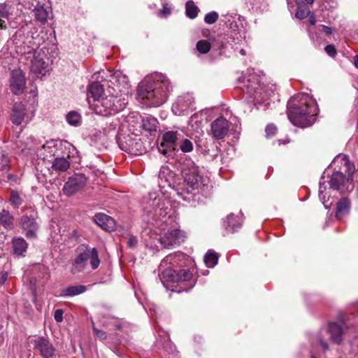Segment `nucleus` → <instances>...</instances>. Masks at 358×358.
<instances>
[{"label": "nucleus", "instance_id": "obj_29", "mask_svg": "<svg viewBox=\"0 0 358 358\" xmlns=\"http://www.w3.org/2000/svg\"><path fill=\"white\" fill-rule=\"evenodd\" d=\"M60 155L67 157H75L78 155L76 148L66 141H60Z\"/></svg>", "mask_w": 358, "mask_h": 358}, {"label": "nucleus", "instance_id": "obj_42", "mask_svg": "<svg viewBox=\"0 0 358 358\" xmlns=\"http://www.w3.org/2000/svg\"><path fill=\"white\" fill-rule=\"evenodd\" d=\"M11 14V7L6 3H0V17L8 19Z\"/></svg>", "mask_w": 358, "mask_h": 358}, {"label": "nucleus", "instance_id": "obj_45", "mask_svg": "<svg viewBox=\"0 0 358 358\" xmlns=\"http://www.w3.org/2000/svg\"><path fill=\"white\" fill-rule=\"evenodd\" d=\"M218 13L215 11H212L210 13H207L205 15L204 21L206 23L208 24H212L215 23L218 19Z\"/></svg>", "mask_w": 358, "mask_h": 358}, {"label": "nucleus", "instance_id": "obj_43", "mask_svg": "<svg viewBox=\"0 0 358 358\" xmlns=\"http://www.w3.org/2000/svg\"><path fill=\"white\" fill-rule=\"evenodd\" d=\"M10 201L15 208H18L22 203V199L19 193L15 190L11 192Z\"/></svg>", "mask_w": 358, "mask_h": 358}, {"label": "nucleus", "instance_id": "obj_19", "mask_svg": "<svg viewBox=\"0 0 358 358\" xmlns=\"http://www.w3.org/2000/svg\"><path fill=\"white\" fill-rule=\"evenodd\" d=\"M229 131V122L223 117H219L211 123V134L216 140L224 138Z\"/></svg>", "mask_w": 358, "mask_h": 358}, {"label": "nucleus", "instance_id": "obj_62", "mask_svg": "<svg viewBox=\"0 0 358 358\" xmlns=\"http://www.w3.org/2000/svg\"><path fill=\"white\" fill-rule=\"evenodd\" d=\"M7 177H8V180L16 181L17 178L15 176H14L13 174L9 173V174H8Z\"/></svg>", "mask_w": 358, "mask_h": 358}, {"label": "nucleus", "instance_id": "obj_18", "mask_svg": "<svg viewBox=\"0 0 358 358\" xmlns=\"http://www.w3.org/2000/svg\"><path fill=\"white\" fill-rule=\"evenodd\" d=\"M44 53L40 51L34 52L31 60V71L38 77L45 75L48 71V64L43 59Z\"/></svg>", "mask_w": 358, "mask_h": 358}, {"label": "nucleus", "instance_id": "obj_64", "mask_svg": "<svg viewBox=\"0 0 358 358\" xmlns=\"http://www.w3.org/2000/svg\"><path fill=\"white\" fill-rule=\"evenodd\" d=\"M354 64L358 69V55L354 57Z\"/></svg>", "mask_w": 358, "mask_h": 358}, {"label": "nucleus", "instance_id": "obj_31", "mask_svg": "<svg viewBox=\"0 0 358 358\" xmlns=\"http://www.w3.org/2000/svg\"><path fill=\"white\" fill-rule=\"evenodd\" d=\"M345 177L341 172L337 171L332 174L330 180V187L334 190H338L343 185Z\"/></svg>", "mask_w": 358, "mask_h": 358}, {"label": "nucleus", "instance_id": "obj_50", "mask_svg": "<svg viewBox=\"0 0 358 358\" xmlns=\"http://www.w3.org/2000/svg\"><path fill=\"white\" fill-rule=\"evenodd\" d=\"M324 50L327 52V54L328 55H329L330 57H334V56H336V55L337 53L336 50L334 45H327L324 48Z\"/></svg>", "mask_w": 358, "mask_h": 358}, {"label": "nucleus", "instance_id": "obj_7", "mask_svg": "<svg viewBox=\"0 0 358 358\" xmlns=\"http://www.w3.org/2000/svg\"><path fill=\"white\" fill-rule=\"evenodd\" d=\"M77 257L73 260L71 267L73 273H78L85 270L87 262L90 261L91 268L93 270L96 269L101 263L99 257V253L95 248H91L88 245H81L77 250Z\"/></svg>", "mask_w": 358, "mask_h": 358}, {"label": "nucleus", "instance_id": "obj_27", "mask_svg": "<svg viewBox=\"0 0 358 358\" xmlns=\"http://www.w3.org/2000/svg\"><path fill=\"white\" fill-rule=\"evenodd\" d=\"M350 208V202L348 198H342L337 204L336 217L338 220H341L349 213Z\"/></svg>", "mask_w": 358, "mask_h": 358}, {"label": "nucleus", "instance_id": "obj_39", "mask_svg": "<svg viewBox=\"0 0 358 358\" xmlns=\"http://www.w3.org/2000/svg\"><path fill=\"white\" fill-rule=\"evenodd\" d=\"M297 4L298 8L295 14L296 17L301 20L307 17L310 13V10L308 6L305 3L300 4L297 3Z\"/></svg>", "mask_w": 358, "mask_h": 358}, {"label": "nucleus", "instance_id": "obj_12", "mask_svg": "<svg viewBox=\"0 0 358 358\" xmlns=\"http://www.w3.org/2000/svg\"><path fill=\"white\" fill-rule=\"evenodd\" d=\"M185 239V233L172 226L167 229V231L159 238L161 245L166 248L179 245Z\"/></svg>", "mask_w": 358, "mask_h": 358}, {"label": "nucleus", "instance_id": "obj_40", "mask_svg": "<svg viewBox=\"0 0 358 358\" xmlns=\"http://www.w3.org/2000/svg\"><path fill=\"white\" fill-rule=\"evenodd\" d=\"M324 179L323 177L321 178L320 181V187H319V198L320 200L324 204L325 208H329L332 204V202L328 203V200L326 199V195L324 194V192L326 191V187L324 186V182H322V180Z\"/></svg>", "mask_w": 358, "mask_h": 358}, {"label": "nucleus", "instance_id": "obj_58", "mask_svg": "<svg viewBox=\"0 0 358 358\" xmlns=\"http://www.w3.org/2000/svg\"><path fill=\"white\" fill-rule=\"evenodd\" d=\"M317 339L320 345V346L324 350H328V344L327 342L324 341L320 336L317 337Z\"/></svg>", "mask_w": 358, "mask_h": 358}, {"label": "nucleus", "instance_id": "obj_25", "mask_svg": "<svg viewBox=\"0 0 358 358\" xmlns=\"http://www.w3.org/2000/svg\"><path fill=\"white\" fill-rule=\"evenodd\" d=\"M328 331L331 340L336 343H341L343 334V324L331 322L329 324Z\"/></svg>", "mask_w": 358, "mask_h": 358}, {"label": "nucleus", "instance_id": "obj_37", "mask_svg": "<svg viewBox=\"0 0 358 358\" xmlns=\"http://www.w3.org/2000/svg\"><path fill=\"white\" fill-rule=\"evenodd\" d=\"M185 13L188 17L195 18L198 15L199 8L192 1H188L185 4Z\"/></svg>", "mask_w": 358, "mask_h": 358}, {"label": "nucleus", "instance_id": "obj_47", "mask_svg": "<svg viewBox=\"0 0 358 358\" xmlns=\"http://www.w3.org/2000/svg\"><path fill=\"white\" fill-rule=\"evenodd\" d=\"M231 36L233 38H236L237 39H238L239 37L243 39L245 38V32L243 27L241 29H238L237 31L234 29H233V27H231Z\"/></svg>", "mask_w": 358, "mask_h": 358}, {"label": "nucleus", "instance_id": "obj_24", "mask_svg": "<svg viewBox=\"0 0 358 358\" xmlns=\"http://www.w3.org/2000/svg\"><path fill=\"white\" fill-rule=\"evenodd\" d=\"M94 220L99 226L106 231H111L115 229V220L104 213H96Z\"/></svg>", "mask_w": 358, "mask_h": 358}, {"label": "nucleus", "instance_id": "obj_33", "mask_svg": "<svg viewBox=\"0 0 358 358\" xmlns=\"http://www.w3.org/2000/svg\"><path fill=\"white\" fill-rule=\"evenodd\" d=\"M86 291V287L84 285H75L69 287L64 290H62L61 293V296H73L82 293H84Z\"/></svg>", "mask_w": 358, "mask_h": 358}, {"label": "nucleus", "instance_id": "obj_20", "mask_svg": "<svg viewBox=\"0 0 358 358\" xmlns=\"http://www.w3.org/2000/svg\"><path fill=\"white\" fill-rule=\"evenodd\" d=\"M185 255L181 252L169 255L161 262L159 267L161 268H164V272L166 269L172 268V271L175 270L174 268L177 266H182V262L185 260Z\"/></svg>", "mask_w": 358, "mask_h": 358}, {"label": "nucleus", "instance_id": "obj_48", "mask_svg": "<svg viewBox=\"0 0 358 358\" xmlns=\"http://www.w3.org/2000/svg\"><path fill=\"white\" fill-rule=\"evenodd\" d=\"M277 131L276 127L273 124H269L266 126L265 131L267 137L273 136Z\"/></svg>", "mask_w": 358, "mask_h": 358}, {"label": "nucleus", "instance_id": "obj_46", "mask_svg": "<svg viewBox=\"0 0 358 358\" xmlns=\"http://www.w3.org/2000/svg\"><path fill=\"white\" fill-rule=\"evenodd\" d=\"M350 349L349 354L355 356L358 355V336L353 338L350 343Z\"/></svg>", "mask_w": 358, "mask_h": 358}, {"label": "nucleus", "instance_id": "obj_57", "mask_svg": "<svg viewBox=\"0 0 358 358\" xmlns=\"http://www.w3.org/2000/svg\"><path fill=\"white\" fill-rule=\"evenodd\" d=\"M8 20L9 17L8 19H3L2 17H0V28L1 29H5L8 27L10 24Z\"/></svg>", "mask_w": 358, "mask_h": 358}, {"label": "nucleus", "instance_id": "obj_30", "mask_svg": "<svg viewBox=\"0 0 358 358\" xmlns=\"http://www.w3.org/2000/svg\"><path fill=\"white\" fill-rule=\"evenodd\" d=\"M69 166V162L64 156H57L52 161V169L56 171L64 172Z\"/></svg>", "mask_w": 358, "mask_h": 358}, {"label": "nucleus", "instance_id": "obj_14", "mask_svg": "<svg viewBox=\"0 0 358 358\" xmlns=\"http://www.w3.org/2000/svg\"><path fill=\"white\" fill-rule=\"evenodd\" d=\"M87 182V178L83 173H75L69 178L64 183L62 191L64 194L71 196L83 189Z\"/></svg>", "mask_w": 358, "mask_h": 358}, {"label": "nucleus", "instance_id": "obj_56", "mask_svg": "<svg viewBox=\"0 0 358 358\" xmlns=\"http://www.w3.org/2000/svg\"><path fill=\"white\" fill-rule=\"evenodd\" d=\"M318 29L320 31L324 32L327 35H330L332 33L331 29L329 27L325 25H320Z\"/></svg>", "mask_w": 358, "mask_h": 358}, {"label": "nucleus", "instance_id": "obj_23", "mask_svg": "<svg viewBox=\"0 0 358 358\" xmlns=\"http://www.w3.org/2000/svg\"><path fill=\"white\" fill-rule=\"evenodd\" d=\"M164 275H170L169 280L172 282L189 281L192 276L191 272L187 269H182L179 271H172V268L166 269V271L164 272Z\"/></svg>", "mask_w": 358, "mask_h": 358}, {"label": "nucleus", "instance_id": "obj_4", "mask_svg": "<svg viewBox=\"0 0 358 358\" xmlns=\"http://www.w3.org/2000/svg\"><path fill=\"white\" fill-rule=\"evenodd\" d=\"M87 90L88 102L91 104V99H93L92 108L98 115L108 116L125 108V102L123 98L117 99L110 92H108V89L104 91L103 85L98 82L91 83L88 86Z\"/></svg>", "mask_w": 358, "mask_h": 358}, {"label": "nucleus", "instance_id": "obj_26", "mask_svg": "<svg viewBox=\"0 0 358 358\" xmlns=\"http://www.w3.org/2000/svg\"><path fill=\"white\" fill-rule=\"evenodd\" d=\"M242 220L238 215L230 214L224 222V226L227 230L234 233L241 227Z\"/></svg>", "mask_w": 358, "mask_h": 358}, {"label": "nucleus", "instance_id": "obj_49", "mask_svg": "<svg viewBox=\"0 0 358 358\" xmlns=\"http://www.w3.org/2000/svg\"><path fill=\"white\" fill-rule=\"evenodd\" d=\"M251 4L253 8L255 9H264L266 8V3L264 0H252Z\"/></svg>", "mask_w": 358, "mask_h": 358}, {"label": "nucleus", "instance_id": "obj_16", "mask_svg": "<svg viewBox=\"0 0 358 358\" xmlns=\"http://www.w3.org/2000/svg\"><path fill=\"white\" fill-rule=\"evenodd\" d=\"M26 83L25 74L22 70L14 69L11 71L9 78V86L13 94L17 96L22 94L24 92Z\"/></svg>", "mask_w": 358, "mask_h": 358}, {"label": "nucleus", "instance_id": "obj_59", "mask_svg": "<svg viewBox=\"0 0 358 358\" xmlns=\"http://www.w3.org/2000/svg\"><path fill=\"white\" fill-rule=\"evenodd\" d=\"M8 278V273L6 271L1 272L0 275V283L4 284L5 282L7 280Z\"/></svg>", "mask_w": 358, "mask_h": 358}, {"label": "nucleus", "instance_id": "obj_10", "mask_svg": "<svg viewBox=\"0 0 358 358\" xmlns=\"http://www.w3.org/2000/svg\"><path fill=\"white\" fill-rule=\"evenodd\" d=\"M13 43L16 52L21 55H27L28 57H30L31 55H34L38 47V44L33 41L31 37H25L20 31L15 35Z\"/></svg>", "mask_w": 358, "mask_h": 358}, {"label": "nucleus", "instance_id": "obj_22", "mask_svg": "<svg viewBox=\"0 0 358 358\" xmlns=\"http://www.w3.org/2000/svg\"><path fill=\"white\" fill-rule=\"evenodd\" d=\"M26 108L22 102L14 103L10 114V120L15 125H20L25 117Z\"/></svg>", "mask_w": 358, "mask_h": 358}, {"label": "nucleus", "instance_id": "obj_11", "mask_svg": "<svg viewBox=\"0 0 358 358\" xmlns=\"http://www.w3.org/2000/svg\"><path fill=\"white\" fill-rule=\"evenodd\" d=\"M194 98L187 93L179 96L172 105V112L176 115H183L195 109Z\"/></svg>", "mask_w": 358, "mask_h": 358}, {"label": "nucleus", "instance_id": "obj_2", "mask_svg": "<svg viewBox=\"0 0 358 358\" xmlns=\"http://www.w3.org/2000/svg\"><path fill=\"white\" fill-rule=\"evenodd\" d=\"M173 87L167 76L155 73L145 78L138 85L137 99L145 104L157 107L166 102Z\"/></svg>", "mask_w": 358, "mask_h": 358}, {"label": "nucleus", "instance_id": "obj_8", "mask_svg": "<svg viewBox=\"0 0 358 358\" xmlns=\"http://www.w3.org/2000/svg\"><path fill=\"white\" fill-rule=\"evenodd\" d=\"M108 82L110 83L108 88V92H110L113 96L120 99L123 98L125 102V106L128 103V96L130 93V85L128 78L121 71H117L113 73L109 71Z\"/></svg>", "mask_w": 358, "mask_h": 358}, {"label": "nucleus", "instance_id": "obj_53", "mask_svg": "<svg viewBox=\"0 0 358 358\" xmlns=\"http://www.w3.org/2000/svg\"><path fill=\"white\" fill-rule=\"evenodd\" d=\"M63 314H64V312L62 309L56 310L55 312V314H54L55 320L57 322H61L63 320Z\"/></svg>", "mask_w": 358, "mask_h": 358}, {"label": "nucleus", "instance_id": "obj_60", "mask_svg": "<svg viewBox=\"0 0 358 358\" xmlns=\"http://www.w3.org/2000/svg\"><path fill=\"white\" fill-rule=\"evenodd\" d=\"M9 158L5 155H3L2 156V158H1V163L3 164V166H8V164H9Z\"/></svg>", "mask_w": 358, "mask_h": 358}, {"label": "nucleus", "instance_id": "obj_61", "mask_svg": "<svg viewBox=\"0 0 358 358\" xmlns=\"http://www.w3.org/2000/svg\"><path fill=\"white\" fill-rule=\"evenodd\" d=\"M198 119V115H193L189 120V124H192L194 122H196Z\"/></svg>", "mask_w": 358, "mask_h": 358}, {"label": "nucleus", "instance_id": "obj_44", "mask_svg": "<svg viewBox=\"0 0 358 358\" xmlns=\"http://www.w3.org/2000/svg\"><path fill=\"white\" fill-rule=\"evenodd\" d=\"M180 149L183 152H189L193 150V143L189 139H184L180 144Z\"/></svg>", "mask_w": 358, "mask_h": 358}, {"label": "nucleus", "instance_id": "obj_35", "mask_svg": "<svg viewBox=\"0 0 358 358\" xmlns=\"http://www.w3.org/2000/svg\"><path fill=\"white\" fill-rule=\"evenodd\" d=\"M157 120L153 117H147L142 120V127L148 131H155L157 127Z\"/></svg>", "mask_w": 358, "mask_h": 358}, {"label": "nucleus", "instance_id": "obj_28", "mask_svg": "<svg viewBox=\"0 0 358 358\" xmlns=\"http://www.w3.org/2000/svg\"><path fill=\"white\" fill-rule=\"evenodd\" d=\"M13 253L17 256H24L28 244L22 238H15L12 241Z\"/></svg>", "mask_w": 358, "mask_h": 358}, {"label": "nucleus", "instance_id": "obj_55", "mask_svg": "<svg viewBox=\"0 0 358 358\" xmlns=\"http://www.w3.org/2000/svg\"><path fill=\"white\" fill-rule=\"evenodd\" d=\"M138 241L135 236H130L127 241V245L130 248H134L137 245Z\"/></svg>", "mask_w": 358, "mask_h": 358}, {"label": "nucleus", "instance_id": "obj_63", "mask_svg": "<svg viewBox=\"0 0 358 358\" xmlns=\"http://www.w3.org/2000/svg\"><path fill=\"white\" fill-rule=\"evenodd\" d=\"M309 22H310V24H312V25H314L315 24L316 20L313 15H310L309 17Z\"/></svg>", "mask_w": 358, "mask_h": 358}, {"label": "nucleus", "instance_id": "obj_6", "mask_svg": "<svg viewBox=\"0 0 358 358\" xmlns=\"http://www.w3.org/2000/svg\"><path fill=\"white\" fill-rule=\"evenodd\" d=\"M238 87L244 93L245 99L248 102L257 104L264 101L270 96L260 85V78L253 70L248 69L247 71L238 78Z\"/></svg>", "mask_w": 358, "mask_h": 358}, {"label": "nucleus", "instance_id": "obj_1", "mask_svg": "<svg viewBox=\"0 0 358 358\" xmlns=\"http://www.w3.org/2000/svg\"><path fill=\"white\" fill-rule=\"evenodd\" d=\"M166 171H169L168 169L164 170L159 175V187L162 188V193H167L166 190L164 192L162 189H165L166 187H169L175 191L182 200L192 206L199 201L200 194L206 196L212 187L210 178L199 174L198 168L193 164L188 169L182 171L183 182L176 189L172 188L171 182L165 178Z\"/></svg>", "mask_w": 358, "mask_h": 358}, {"label": "nucleus", "instance_id": "obj_3", "mask_svg": "<svg viewBox=\"0 0 358 358\" xmlns=\"http://www.w3.org/2000/svg\"><path fill=\"white\" fill-rule=\"evenodd\" d=\"M318 109L315 101L308 94H300L292 97L287 104V116L296 127L304 128L313 124Z\"/></svg>", "mask_w": 358, "mask_h": 358}, {"label": "nucleus", "instance_id": "obj_21", "mask_svg": "<svg viewBox=\"0 0 358 358\" xmlns=\"http://www.w3.org/2000/svg\"><path fill=\"white\" fill-rule=\"evenodd\" d=\"M34 346L38 350L43 358H51L55 354V348L50 341L43 338L38 337L34 341Z\"/></svg>", "mask_w": 358, "mask_h": 358}, {"label": "nucleus", "instance_id": "obj_32", "mask_svg": "<svg viewBox=\"0 0 358 358\" xmlns=\"http://www.w3.org/2000/svg\"><path fill=\"white\" fill-rule=\"evenodd\" d=\"M34 12L35 18L37 21L41 24H45L47 22L49 17V12L43 6L38 5L36 6Z\"/></svg>", "mask_w": 358, "mask_h": 358}, {"label": "nucleus", "instance_id": "obj_36", "mask_svg": "<svg viewBox=\"0 0 358 358\" xmlns=\"http://www.w3.org/2000/svg\"><path fill=\"white\" fill-rule=\"evenodd\" d=\"M13 217L8 211L2 210L0 214V224L2 226L7 229H11L13 225Z\"/></svg>", "mask_w": 358, "mask_h": 358}, {"label": "nucleus", "instance_id": "obj_51", "mask_svg": "<svg viewBox=\"0 0 358 358\" xmlns=\"http://www.w3.org/2000/svg\"><path fill=\"white\" fill-rule=\"evenodd\" d=\"M336 158L338 159V158H341V159L345 163V165L349 169H350V167L352 166V168H354V166L353 164H351L350 162V160H349V157L348 156L345 155H338L336 157Z\"/></svg>", "mask_w": 358, "mask_h": 358}, {"label": "nucleus", "instance_id": "obj_5", "mask_svg": "<svg viewBox=\"0 0 358 358\" xmlns=\"http://www.w3.org/2000/svg\"><path fill=\"white\" fill-rule=\"evenodd\" d=\"M144 212L155 222V225L166 230V227L173 222L174 217L171 215L170 202L158 196L156 193H150L143 198Z\"/></svg>", "mask_w": 358, "mask_h": 358}, {"label": "nucleus", "instance_id": "obj_9", "mask_svg": "<svg viewBox=\"0 0 358 358\" xmlns=\"http://www.w3.org/2000/svg\"><path fill=\"white\" fill-rule=\"evenodd\" d=\"M124 119L123 116H121L120 118L116 117L113 119L111 122L107 123L106 127L103 128V133L106 136L114 137L121 150L131 152L130 146L131 145L128 144L127 142H123L121 140L120 134V131H122L124 127L121 120H124Z\"/></svg>", "mask_w": 358, "mask_h": 358}, {"label": "nucleus", "instance_id": "obj_54", "mask_svg": "<svg viewBox=\"0 0 358 358\" xmlns=\"http://www.w3.org/2000/svg\"><path fill=\"white\" fill-rule=\"evenodd\" d=\"M163 8L160 11L159 15L161 16L166 17L171 13V8L168 6L167 3H163Z\"/></svg>", "mask_w": 358, "mask_h": 358}, {"label": "nucleus", "instance_id": "obj_52", "mask_svg": "<svg viewBox=\"0 0 358 358\" xmlns=\"http://www.w3.org/2000/svg\"><path fill=\"white\" fill-rule=\"evenodd\" d=\"M94 332L96 337L100 340H104L106 338V333L102 330L98 329L96 327H93Z\"/></svg>", "mask_w": 358, "mask_h": 358}, {"label": "nucleus", "instance_id": "obj_34", "mask_svg": "<svg viewBox=\"0 0 358 358\" xmlns=\"http://www.w3.org/2000/svg\"><path fill=\"white\" fill-rule=\"evenodd\" d=\"M218 255L214 251L209 250L204 256V262L207 267L213 268L218 262Z\"/></svg>", "mask_w": 358, "mask_h": 358}, {"label": "nucleus", "instance_id": "obj_15", "mask_svg": "<svg viewBox=\"0 0 358 358\" xmlns=\"http://www.w3.org/2000/svg\"><path fill=\"white\" fill-rule=\"evenodd\" d=\"M60 141L50 140L47 141L37 151V156L43 161L52 162L54 158L60 156Z\"/></svg>", "mask_w": 358, "mask_h": 358}, {"label": "nucleus", "instance_id": "obj_13", "mask_svg": "<svg viewBox=\"0 0 358 358\" xmlns=\"http://www.w3.org/2000/svg\"><path fill=\"white\" fill-rule=\"evenodd\" d=\"M180 134L177 131H169L162 136L160 143L158 145L159 151L164 155H172L180 140Z\"/></svg>", "mask_w": 358, "mask_h": 358}, {"label": "nucleus", "instance_id": "obj_17", "mask_svg": "<svg viewBox=\"0 0 358 358\" xmlns=\"http://www.w3.org/2000/svg\"><path fill=\"white\" fill-rule=\"evenodd\" d=\"M37 213L31 210L30 214H25L21 219L22 229L25 231V235L28 238H34L36 237V231L38 229V224L36 222Z\"/></svg>", "mask_w": 358, "mask_h": 358}, {"label": "nucleus", "instance_id": "obj_41", "mask_svg": "<svg viewBox=\"0 0 358 358\" xmlns=\"http://www.w3.org/2000/svg\"><path fill=\"white\" fill-rule=\"evenodd\" d=\"M210 48V43L206 40L199 41L196 43V50L201 54L207 53Z\"/></svg>", "mask_w": 358, "mask_h": 358}, {"label": "nucleus", "instance_id": "obj_38", "mask_svg": "<svg viewBox=\"0 0 358 358\" xmlns=\"http://www.w3.org/2000/svg\"><path fill=\"white\" fill-rule=\"evenodd\" d=\"M66 120L69 124L76 127L80 124L81 117L78 113L71 111L66 115Z\"/></svg>", "mask_w": 358, "mask_h": 358}]
</instances>
